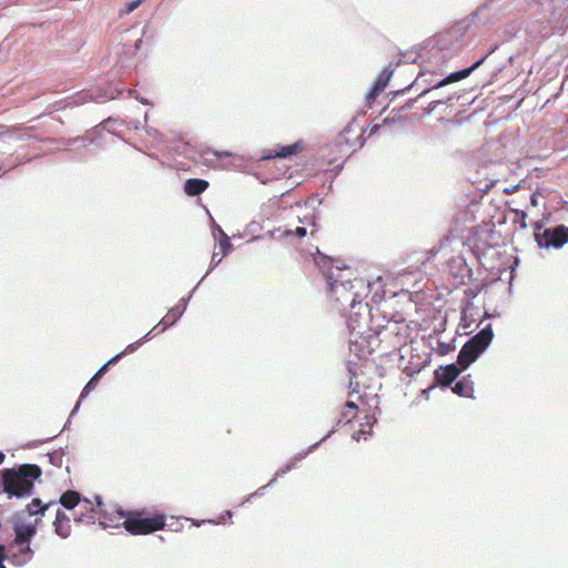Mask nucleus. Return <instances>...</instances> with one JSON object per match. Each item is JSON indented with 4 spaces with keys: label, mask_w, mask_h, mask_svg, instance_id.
Segmentation results:
<instances>
[{
    "label": "nucleus",
    "mask_w": 568,
    "mask_h": 568,
    "mask_svg": "<svg viewBox=\"0 0 568 568\" xmlns=\"http://www.w3.org/2000/svg\"><path fill=\"white\" fill-rule=\"evenodd\" d=\"M231 242L226 235H224V239L220 242V248L222 251V255L224 256L227 251L231 248Z\"/></svg>",
    "instance_id": "obj_25"
},
{
    "label": "nucleus",
    "mask_w": 568,
    "mask_h": 568,
    "mask_svg": "<svg viewBox=\"0 0 568 568\" xmlns=\"http://www.w3.org/2000/svg\"><path fill=\"white\" fill-rule=\"evenodd\" d=\"M306 227L304 226H297L294 231V234L298 237V239H302L306 235Z\"/></svg>",
    "instance_id": "obj_27"
},
{
    "label": "nucleus",
    "mask_w": 568,
    "mask_h": 568,
    "mask_svg": "<svg viewBox=\"0 0 568 568\" xmlns=\"http://www.w3.org/2000/svg\"><path fill=\"white\" fill-rule=\"evenodd\" d=\"M448 264L449 265H466L464 258H462L460 256L452 258Z\"/></svg>",
    "instance_id": "obj_28"
},
{
    "label": "nucleus",
    "mask_w": 568,
    "mask_h": 568,
    "mask_svg": "<svg viewBox=\"0 0 568 568\" xmlns=\"http://www.w3.org/2000/svg\"><path fill=\"white\" fill-rule=\"evenodd\" d=\"M379 128H381V125H379V124H374V125L372 126V129H371V133H369V135H372V134L376 133V132L378 131V129H379Z\"/></svg>",
    "instance_id": "obj_30"
},
{
    "label": "nucleus",
    "mask_w": 568,
    "mask_h": 568,
    "mask_svg": "<svg viewBox=\"0 0 568 568\" xmlns=\"http://www.w3.org/2000/svg\"><path fill=\"white\" fill-rule=\"evenodd\" d=\"M183 308L181 306L172 307L166 315L161 320V322L155 325L152 331H150L144 337L148 338L152 332L156 331L158 333L164 332L168 327L172 326L182 315Z\"/></svg>",
    "instance_id": "obj_12"
},
{
    "label": "nucleus",
    "mask_w": 568,
    "mask_h": 568,
    "mask_svg": "<svg viewBox=\"0 0 568 568\" xmlns=\"http://www.w3.org/2000/svg\"><path fill=\"white\" fill-rule=\"evenodd\" d=\"M216 255L217 254L214 253L213 256H212V263H214L215 265L219 264L222 261V257L217 258Z\"/></svg>",
    "instance_id": "obj_31"
},
{
    "label": "nucleus",
    "mask_w": 568,
    "mask_h": 568,
    "mask_svg": "<svg viewBox=\"0 0 568 568\" xmlns=\"http://www.w3.org/2000/svg\"><path fill=\"white\" fill-rule=\"evenodd\" d=\"M3 460H4V455H3V453L0 452V464H2Z\"/></svg>",
    "instance_id": "obj_33"
},
{
    "label": "nucleus",
    "mask_w": 568,
    "mask_h": 568,
    "mask_svg": "<svg viewBox=\"0 0 568 568\" xmlns=\"http://www.w3.org/2000/svg\"><path fill=\"white\" fill-rule=\"evenodd\" d=\"M217 155H219V156H222V153H221V154H217ZM223 155L229 156V155H230V153H229V152H225V153H223Z\"/></svg>",
    "instance_id": "obj_34"
},
{
    "label": "nucleus",
    "mask_w": 568,
    "mask_h": 568,
    "mask_svg": "<svg viewBox=\"0 0 568 568\" xmlns=\"http://www.w3.org/2000/svg\"><path fill=\"white\" fill-rule=\"evenodd\" d=\"M7 560L6 558V548L0 545V568H6L3 565V561Z\"/></svg>",
    "instance_id": "obj_29"
},
{
    "label": "nucleus",
    "mask_w": 568,
    "mask_h": 568,
    "mask_svg": "<svg viewBox=\"0 0 568 568\" xmlns=\"http://www.w3.org/2000/svg\"><path fill=\"white\" fill-rule=\"evenodd\" d=\"M42 475L36 464H23L18 468H7L0 473V489L9 496L24 497L32 494L34 480Z\"/></svg>",
    "instance_id": "obj_2"
},
{
    "label": "nucleus",
    "mask_w": 568,
    "mask_h": 568,
    "mask_svg": "<svg viewBox=\"0 0 568 568\" xmlns=\"http://www.w3.org/2000/svg\"><path fill=\"white\" fill-rule=\"evenodd\" d=\"M74 520L82 524H94L97 520L104 527L119 526L111 517H108L104 504L100 497H95V505L83 498L74 514Z\"/></svg>",
    "instance_id": "obj_5"
},
{
    "label": "nucleus",
    "mask_w": 568,
    "mask_h": 568,
    "mask_svg": "<svg viewBox=\"0 0 568 568\" xmlns=\"http://www.w3.org/2000/svg\"><path fill=\"white\" fill-rule=\"evenodd\" d=\"M143 0H131L129 2H126L124 4V7L121 9L120 13L121 14H129L131 13L132 11H134L141 3H142Z\"/></svg>",
    "instance_id": "obj_22"
},
{
    "label": "nucleus",
    "mask_w": 568,
    "mask_h": 568,
    "mask_svg": "<svg viewBox=\"0 0 568 568\" xmlns=\"http://www.w3.org/2000/svg\"><path fill=\"white\" fill-rule=\"evenodd\" d=\"M387 85V79H383L382 75L378 77L376 82L374 83V87H381V92L385 89Z\"/></svg>",
    "instance_id": "obj_26"
},
{
    "label": "nucleus",
    "mask_w": 568,
    "mask_h": 568,
    "mask_svg": "<svg viewBox=\"0 0 568 568\" xmlns=\"http://www.w3.org/2000/svg\"><path fill=\"white\" fill-rule=\"evenodd\" d=\"M453 392L462 397L474 396V382L470 375L464 376L453 387Z\"/></svg>",
    "instance_id": "obj_16"
},
{
    "label": "nucleus",
    "mask_w": 568,
    "mask_h": 568,
    "mask_svg": "<svg viewBox=\"0 0 568 568\" xmlns=\"http://www.w3.org/2000/svg\"><path fill=\"white\" fill-rule=\"evenodd\" d=\"M469 245L473 247L475 253H478V230L476 229L473 235L468 239Z\"/></svg>",
    "instance_id": "obj_24"
},
{
    "label": "nucleus",
    "mask_w": 568,
    "mask_h": 568,
    "mask_svg": "<svg viewBox=\"0 0 568 568\" xmlns=\"http://www.w3.org/2000/svg\"><path fill=\"white\" fill-rule=\"evenodd\" d=\"M536 227L539 230L541 227V225L539 223H537Z\"/></svg>",
    "instance_id": "obj_36"
},
{
    "label": "nucleus",
    "mask_w": 568,
    "mask_h": 568,
    "mask_svg": "<svg viewBox=\"0 0 568 568\" xmlns=\"http://www.w3.org/2000/svg\"><path fill=\"white\" fill-rule=\"evenodd\" d=\"M134 349H135V347L133 345H129L124 352L116 354L111 359H109L102 367H100V369L93 375V377L84 386V388L81 393V398L85 397L95 387L97 383L105 374V372L108 371V367L110 365L115 364L124 355V353L133 352Z\"/></svg>",
    "instance_id": "obj_9"
},
{
    "label": "nucleus",
    "mask_w": 568,
    "mask_h": 568,
    "mask_svg": "<svg viewBox=\"0 0 568 568\" xmlns=\"http://www.w3.org/2000/svg\"><path fill=\"white\" fill-rule=\"evenodd\" d=\"M460 374V369L455 365L450 364L442 366L435 372V378L442 386H449Z\"/></svg>",
    "instance_id": "obj_13"
},
{
    "label": "nucleus",
    "mask_w": 568,
    "mask_h": 568,
    "mask_svg": "<svg viewBox=\"0 0 568 568\" xmlns=\"http://www.w3.org/2000/svg\"><path fill=\"white\" fill-rule=\"evenodd\" d=\"M437 252H438L437 250H434V248H433V250H430V251H429L430 256L428 257V260H429L430 257L435 256V255L437 254Z\"/></svg>",
    "instance_id": "obj_32"
},
{
    "label": "nucleus",
    "mask_w": 568,
    "mask_h": 568,
    "mask_svg": "<svg viewBox=\"0 0 568 568\" xmlns=\"http://www.w3.org/2000/svg\"><path fill=\"white\" fill-rule=\"evenodd\" d=\"M487 57H488V54H485L483 58H480L478 61H476L471 67L450 73L444 80L438 82L434 88L437 89V88L444 87L446 84L466 79L467 77L470 75V73L473 71H475L477 68H479L485 62Z\"/></svg>",
    "instance_id": "obj_11"
},
{
    "label": "nucleus",
    "mask_w": 568,
    "mask_h": 568,
    "mask_svg": "<svg viewBox=\"0 0 568 568\" xmlns=\"http://www.w3.org/2000/svg\"><path fill=\"white\" fill-rule=\"evenodd\" d=\"M315 233H316V230H315V229L311 231V235H312V236H314V235H315Z\"/></svg>",
    "instance_id": "obj_35"
},
{
    "label": "nucleus",
    "mask_w": 568,
    "mask_h": 568,
    "mask_svg": "<svg viewBox=\"0 0 568 568\" xmlns=\"http://www.w3.org/2000/svg\"><path fill=\"white\" fill-rule=\"evenodd\" d=\"M209 187V182L203 179H187L184 183V192L189 196H197Z\"/></svg>",
    "instance_id": "obj_15"
},
{
    "label": "nucleus",
    "mask_w": 568,
    "mask_h": 568,
    "mask_svg": "<svg viewBox=\"0 0 568 568\" xmlns=\"http://www.w3.org/2000/svg\"><path fill=\"white\" fill-rule=\"evenodd\" d=\"M54 530L61 538H67L71 534V520L70 517L60 509L57 510L55 519L53 521Z\"/></svg>",
    "instance_id": "obj_14"
},
{
    "label": "nucleus",
    "mask_w": 568,
    "mask_h": 568,
    "mask_svg": "<svg viewBox=\"0 0 568 568\" xmlns=\"http://www.w3.org/2000/svg\"><path fill=\"white\" fill-rule=\"evenodd\" d=\"M357 412V405L354 402H347L341 412L339 423L344 422L347 424L352 422L356 417Z\"/></svg>",
    "instance_id": "obj_19"
},
{
    "label": "nucleus",
    "mask_w": 568,
    "mask_h": 568,
    "mask_svg": "<svg viewBox=\"0 0 568 568\" xmlns=\"http://www.w3.org/2000/svg\"><path fill=\"white\" fill-rule=\"evenodd\" d=\"M536 240L539 246L559 248L568 243V226L561 224L554 229H546L541 235L536 234Z\"/></svg>",
    "instance_id": "obj_8"
},
{
    "label": "nucleus",
    "mask_w": 568,
    "mask_h": 568,
    "mask_svg": "<svg viewBox=\"0 0 568 568\" xmlns=\"http://www.w3.org/2000/svg\"><path fill=\"white\" fill-rule=\"evenodd\" d=\"M317 267L323 272L334 301L345 312L349 308L348 327L361 333V317L368 313V305L363 303L366 285L354 272L320 252L314 256Z\"/></svg>",
    "instance_id": "obj_1"
},
{
    "label": "nucleus",
    "mask_w": 568,
    "mask_h": 568,
    "mask_svg": "<svg viewBox=\"0 0 568 568\" xmlns=\"http://www.w3.org/2000/svg\"><path fill=\"white\" fill-rule=\"evenodd\" d=\"M494 337L490 325L479 331L474 337L464 344L457 356V363L462 368H467L487 348Z\"/></svg>",
    "instance_id": "obj_4"
},
{
    "label": "nucleus",
    "mask_w": 568,
    "mask_h": 568,
    "mask_svg": "<svg viewBox=\"0 0 568 568\" xmlns=\"http://www.w3.org/2000/svg\"><path fill=\"white\" fill-rule=\"evenodd\" d=\"M303 146L304 145H303L302 142H296L294 144L281 146L275 152V156L282 158V159L288 158V156H291L293 154H296V153L301 152L303 150Z\"/></svg>",
    "instance_id": "obj_20"
},
{
    "label": "nucleus",
    "mask_w": 568,
    "mask_h": 568,
    "mask_svg": "<svg viewBox=\"0 0 568 568\" xmlns=\"http://www.w3.org/2000/svg\"><path fill=\"white\" fill-rule=\"evenodd\" d=\"M515 213V223L518 224V226L524 230L527 227V214L523 210H514Z\"/></svg>",
    "instance_id": "obj_21"
},
{
    "label": "nucleus",
    "mask_w": 568,
    "mask_h": 568,
    "mask_svg": "<svg viewBox=\"0 0 568 568\" xmlns=\"http://www.w3.org/2000/svg\"><path fill=\"white\" fill-rule=\"evenodd\" d=\"M124 519L122 526L131 535H149L165 526V515L150 514L148 510L118 511V520Z\"/></svg>",
    "instance_id": "obj_3"
},
{
    "label": "nucleus",
    "mask_w": 568,
    "mask_h": 568,
    "mask_svg": "<svg viewBox=\"0 0 568 568\" xmlns=\"http://www.w3.org/2000/svg\"><path fill=\"white\" fill-rule=\"evenodd\" d=\"M40 519H36L34 523L23 524L21 521H16L13 525L14 530V541L18 542H27L30 544L31 538L37 534V526L39 525Z\"/></svg>",
    "instance_id": "obj_10"
},
{
    "label": "nucleus",
    "mask_w": 568,
    "mask_h": 568,
    "mask_svg": "<svg viewBox=\"0 0 568 568\" xmlns=\"http://www.w3.org/2000/svg\"><path fill=\"white\" fill-rule=\"evenodd\" d=\"M379 93H381V87L373 85V88L366 94L367 103H372Z\"/></svg>",
    "instance_id": "obj_23"
},
{
    "label": "nucleus",
    "mask_w": 568,
    "mask_h": 568,
    "mask_svg": "<svg viewBox=\"0 0 568 568\" xmlns=\"http://www.w3.org/2000/svg\"><path fill=\"white\" fill-rule=\"evenodd\" d=\"M363 130L357 125H347L335 139V144L342 152H353L356 148L363 146Z\"/></svg>",
    "instance_id": "obj_6"
},
{
    "label": "nucleus",
    "mask_w": 568,
    "mask_h": 568,
    "mask_svg": "<svg viewBox=\"0 0 568 568\" xmlns=\"http://www.w3.org/2000/svg\"><path fill=\"white\" fill-rule=\"evenodd\" d=\"M83 498H81V495L75 490H67L63 493L60 497V504L67 508V509H74L78 508L81 504Z\"/></svg>",
    "instance_id": "obj_17"
},
{
    "label": "nucleus",
    "mask_w": 568,
    "mask_h": 568,
    "mask_svg": "<svg viewBox=\"0 0 568 568\" xmlns=\"http://www.w3.org/2000/svg\"><path fill=\"white\" fill-rule=\"evenodd\" d=\"M54 504L53 501L43 504L41 499L33 498L30 504L27 505L26 511L30 516L44 515V513Z\"/></svg>",
    "instance_id": "obj_18"
},
{
    "label": "nucleus",
    "mask_w": 568,
    "mask_h": 568,
    "mask_svg": "<svg viewBox=\"0 0 568 568\" xmlns=\"http://www.w3.org/2000/svg\"><path fill=\"white\" fill-rule=\"evenodd\" d=\"M34 551L31 549L30 544L18 542L12 540L6 549L7 560L17 567H22L33 559Z\"/></svg>",
    "instance_id": "obj_7"
}]
</instances>
